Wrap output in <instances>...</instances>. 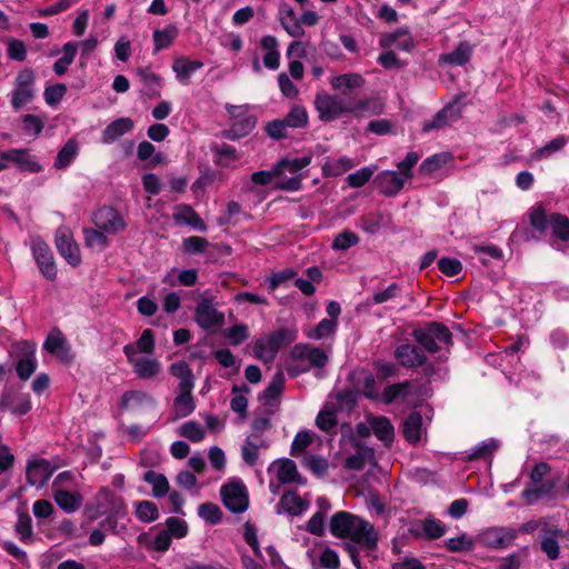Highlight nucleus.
Segmentation results:
<instances>
[{
    "label": "nucleus",
    "mask_w": 569,
    "mask_h": 569,
    "mask_svg": "<svg viewBox=\"0 0 569 569\" xmlns=\"http://www.w3.org/2000/svg\"><path fill=\"white\" fill-rule=\"evenodd\" d=\"M330 532L337 538L349 539L342 547L358 569H361L360 552L372 556L378 546V532L373 525L347 511L336 512L331 517Z\"/></svg>",
    "instance_id": "1"
},
{
    "label": "nucleus",
    "mask_w": 569,
    "mask_h": 569,
    "mask_svg": "<svg viewBox=\"0 0 569 569\" xmlns=\"http://www.w3.org/2000/svg\"><path fill=\"white\" fill-rule=\"evenodd\" d=\"M531 227L543 233L551 230L552 236L561 241H569V219L567 216L552 212L548 213L542 204H536L529 211Z\"/></svg>",
    "instance_id": "2"
},
{
    "label": "nucleus",
    "mask_w": 569,
    "mask_h": 569,
    "mask_svg": "<svg viewBox=\"0 0 569 569\" xmlns=\"http://www.w3.org/2000/svg\"><path fill=\"white\" fill-rule=\"evenodd\" d=\"M296 340V332L280 328L257 339L253 345L254 356L266 362H272L278 351L286 345Z\"/></svg>",
    "instance_id": "3"
},
{
    "label": "nucleus",
    "mask_w": 569,
    "mask_h": 569,
    "mask_svg": "<svg viewBox=\"0 0 569 569\" xmlns=\"http://www.w3.org/2000/svg\"><path fill=\"white\" fill-rule=\"evenodd\" d=\"M412 337L429 353H436L440 350L441 345L447 347L452 345V335L448 327L439 322H430L425 328L415 329Z\"/></svg>",
    "instance_id": "4"
},
{
    "label": "nucleus",
    "mask_w": 569,
    "mask_h": 569,
    "mask_svg": "<svg viewBox=\"0 0 569 569\" xmlns=\"http://www.w3.org/2000/svg\"><path fill=\"white\" fill-rule=\"evenodd\" d=\"M350 97H341L327 92L317 93L315 108L322 122H332L345 114H349Z\"/></svg>",
    "instance_id": "5"
},
{
    "label": "nucleus",
    "mask_w": 569,
    "mask_h": 569,
    "mask_svg": "<svg viewBox=\"0 0 569 569\" xmlns=\"http://www.w3.org/2000/svg\"><path fill=\"white\" fill-rule=\"evenodd\" d=\"M223 506L233 513H242L249 507V492L241 478L233 477L220 488Z\"/></svg>",
    "instance_id": "6"
},
{
    "label": "nucleus",
    "mask_w": 569,
    "mask_h": 569,
    "mask_svg": "<svg viewBox=\"0 0 569 569\" xmlns=\"http://www.w3.org/2000/svg\"><path fill=\"white\" fill-rule=\"evenodd\" d=\"M549 472L550 466L546 462H539L532 468L530 479L535 487L526 488L521 493V497L527 501L528 505H533L543 497L552 495L555 490V482H542L545 476H547Z\"/></svg>",
    "instance_id": "7"
},
{
    "label": "nucleus",
    "mask_w": 569,
    "mask_h": 569,
    "mask_svg": "<svg viewBox=\"0 0 569 569\" xmlns=\"http://www.w3.org/2000/svg\"><path fill=\"white\" fill-rule=\"evenodd\" d=\"M34 82L36 74L33 69L24 68L18 72L14 80V88L11 92V106L16 111L34 99Z\"/></svg>",
    "instance_id": "8"
},
{
    "label": "nucleus",
    "mask_w": 569,
    "mask_h": 569,
    "mask_svg": "<svg viewBox=\"0 0 569 569\" xmlns=\"http://www.w3.org/2000/svg\"><path fill=\"white\" fill-rule=\"evenodd\" d=\"M232 119L230 129L224 130L222 136L226 139L236 140L247 136L256 126V118L248 113L247 106H226Z\"/></svg>",
    "instance_id": "9"
},
{
    "label": "nucleus",
    "mask_w": 569,
    "mask_h": 569,
    "mask_svg": "<svg viewBox=\"0 0 569 569\" xmlns=\"http://www.w3.org/2000/svg\"><path fill=\"white\" fill-rule=\"evenodd\" d=\"M517 537V531L508 527H490L476 536L478 545L492 548L503 549L509 547Z\"/></svg>",
    "instance_id": "10"
},
{
    "label": "nucleus",
    "mask_w": 569,
    "mask_h": 569,
    "mask_svg": "<svg viewBox=\"0 0 569 569\" xmlns=\"http://www.w3.org/2000/svg\"><path fill=\"white\" fill-rule=\"evenodd\" d=\"M92 222L96 228L107 234H117L127 228V222L117 209L103 206L92 213Z\"/></svg>",
    "instance_id": "11"
},
{
    "label": "nucleus",
    "mask_w": 569,
    "mask_h": 569,
    "mask_svg": "<svg viewBox=\"0 0 569 569\" xmlns=\"http://www.w3.org/2000/svg\"><path fill=\"white\" fill-rule=\"evenodd\" d=\"M31 251L41 274L47 280L54 281L57 279V266L49 244L40 238L33 239Z\"/></svg>",
    "instance_id": "12"
},
{
    "label": "nucleus",
    "mask_w": 569,
    "mask_h": 569,
    "mask_svg": "<svg viewBox=\"0 0 569 569\" xmlns=\"http://www.w3.org/2000/svg\"><path fill=\"white\" fill-rule=\"evenodd\" d=\"M123 353L128 362L132 366L134 373L141 379H152L161 370V365L157 359L139 357L132 343L123 347Z\"/></svg>",
    "instance_id": "13"
},
{
    "label": "nucleus",
    "mask_w": 569,
    "mask_h": 569,
    "mask_svg": "<svg viewBox=\"0 0 569 569\" xmlns=\"http://www.w3.org/2000/svg\"><path fill=\"white\" fill-rule=\"evenodd\" d=\"M3 159H8L21 172L39 173L43 170L37 157L27 148H11L3 151Z\"/></svg>",
    "instance_id": "14"
},
{
    "label": "nucleus",
    "mask_w": 569,
    "mask_h": 569,
    "mask_svg": "<svg viewBox=\"0 0 569 569\" xmlns=\"http://www.w3.org/2000/svg\"><path fill=\"white\" fill-rule=\"evenodd\" d=\"M397 363L407 369L422 367L427 362L425 351L412 343H401L393 352Z\"/></svg>",
    "instance_id": "15"
},
{
    "label": "nucleus",
    "mask_w": 569,
    "mask_h": 569,
    "mask_svg": "<svg viewBox=\"0 0 569 569\" xmlns=\"http://www.w3.org/2000/svg\"><path fill=\"white\" fill-rule=\"evenodd\" d=\"M54 470L56 468L46 459H30L28 460L26 469L27 483L29 486L43 487L49 481Z\"/></svg>",
    "instance_id": "16"
},
{
    "label": "nucleus",
    "mask_w": 569,
    "mask_h": 569,
    "mask_svg": "<svg viewBox=\"0 0 569 569\" xmlns=\"http://www.w3.org/2000/svg\"><path fill=\"white\" fill-rule=\"evenodd\" d=\"M290 358L297 361H307V366L321 369L328 363V355L325 350L309 345H296L291 352Z\"/></svg>",
    "instance_id": "17"
},
{
    "label": "nucleus",
    "mask_w": 569,
    "mask_h": 569,
    "mask_svg": "<svg viewBox=\"0 0 569 569\" xmlns=\"http://www.w3.org/2000/svg\"><path fill=\"white\" fill-rule=\"evenodd\" d=\"M407 181L400 172L395 170H383L373 180L379 192L386 197L397 196Z\"/></svg>",
    "instance_id": "18"
},
{
    "label": "nucleus",
    "mask_w": 569,
    "mask_h": 569,
    "mask_svg": "<svg viewBox=\"0 0 569 569\" xmlns=\"http://www.w3.org/2000/svg\"><path fill=\"white\" fill-rule=\"evenodd\" d=\"M97 507L101 515L114 513L116 516H126L127 507L121 496L108 487H102L97 495Z\"/></svg>",
    "instance_id": "19"
},
{
    "label": "nucleus",
    "mask_w": 569,
    "mask_h": 569,
    "mask_svg": "<svg viewBox=\"0 0 569 569\" xmlns=\"http://www.w3.org/2000/svg\"><path fill=\"white\" fill-rule=\"evenodd\" d=\"M56 247L58 252L72 267H77L81 263L79 247L73 241L72 236L68 229H58L56 233Z\"/></svg>",
    "instance_id": "20"
},
{
    "label": "nucleus",
    "mask_w": 569,
    "mask_h": 569,
    "mask_svg": "<svg viewBox=\"0 0 569 569\" xmlns=\"http://www.w3.org/2000/svg\"><path fill=\"white\" fill-rule=\"evenodd\" d=\"M460 116V108L455 103H449L439 110L431 119L423 122L422 132L428 133L433 130L443 129L456 122Z\"/></svg>",
    "instance_id": "21"
},
{
    "label": "nucleus",
    "mask_w": 569,
    "mask_h": 569,
    "mask_svg": "<svg viewBox=\"0 0 569 569\" xmlns=\"http://www.w3.org/2000/svg\"><path fill=\"white\" fill-rule=\"evenodd\" d=\"M349 114L357 118L379 116L385 110V102L382 99L377 97H367L363 99H357L350 97Z\"/></svg>",
    "instance_id": "22"
},
{
    "label": "nucleus",
    "mask_w": 569,
    "mask_h": 569,
    "mask_svg": "<svg viewBox=\"0 0 569 569\" xmlns=\"http://www.w3.org/2000/svg\"><path fill=\"white\" fill-rule=\"evenodd\" d=\"M562 536L563 532L558 527L543 522L540 535V547L550 560L559 558L560 547L558 538H561Z\"/></svg>",
    "instance_id": "23"
},
{
    "label": "nucleus",
    "mask_w": 569,
    "mask_h": 569,
    "mask_svg": "<svg viewBox=\"0 0 569 569\" xmlns=\"http://www.w3.org/2000/svg\"><path fill=\"white\" fill-rule=\"evenodd\" d=\"M379 44L382 48L396 47L399 50L411 52L415 47V41L407 28H399L392 32L382 34L379 39Z\"/></svg>",
    "instance_id": "24"
},
{
    "label": "nucleus",
    "mask_w": 569,
    "mask_h": 569,
    "mask_svg": "<svg viewBox=\"0 0 569 569\" xmlns=\"http://www.w3.org/2000/svg\"><path fill=\"white\" fill-rule=\"evenodd\" d=\"M202 66L203 63L200 60H191L186 56H180L173 59L171 68L177 81L182 86H188L193 73L202 68Z\"/></svg>",
    "instance_id": "25"
},
{
    "label": "nucleus",
    "mask_w": 569,
    "mask_h": 569,
    "mask_svg": "<svg viewBox=\"0 0 569 569\" xmlns=\"http://www.w3.org/2000/svg\"><path fill=\"white\" fill-rule=\"evenodd\" d=\"M172 220L177 226H188L197 231L206 230V224L200 216L189 204L174 207Z\"/></svg>",
    "instance_id": "26"
},
{
    "label": "nucleus",
    "mask_w": 569,
    "mask_h": 569,
    "mask_svg": "<svg viewBox=\"0 0 569 569\" xmlns=\"http://www.w3.org/2000/svg\"><path fill=\"white\" fill-rule=\"evenodd\" d=\"M278 19L289 36L293 38H302L305 36L300 20L297 19L295 10L288 3L281 2L279 4Z\"/></svg>",
    "instance_id": "27"
},
{
    "label": "nucleus",
    "mask_w": 569,
    "mask_h": 569,
    "mask_svg": "<svg viewBox=\"0 0 569 569\" xmlns=\"http://www.w3.org/2000/svg\"><path fill=\"white\" fill-rule=\"evenodd\" d=\"M133 121L130 118H119L109 123L101 133V142L110 144L117 141L123 134L130 132L133 129Z\"/></svg>",
    "instance_id": "28"
},
{
    "label": "nucleus",
    "mask_w": 569,
    "mask_h": 569,
    "mask_svg": "<svg viewBox=\"0 0 569 569\" xmlns=\"http://www.w3.org/2000/svg\"><path fill=\"white\" fill-rule=\"evenodd\" d=\"M366 83L365 78L356 72L335 76L330 79L331 88L346 94L349 91L361 89Z\"/></svg>",
    "instance_id": "29"
},
{
    "label": "nucleus",
    "mask_w": 569,
    "mask_h": 569,
    "mask_svg": "<svg viewBox=\"0 0 569 569\" xmlns=\"http://www.w3.org/2000/svg\"><path fill=\"white\" fill-rule=\"evenodd\" d=\"M367 422L373 435L386 446H389L393 441L395 429L388 418L370 416Z\"/></svg>",
    "instance_id": "30"
},
{
    "label": "nucleus",
    "mask_w": 569,
    "mask_h": 569,
    "mask_svg": "<svg viewBox=\"0 0 569 569\" xmlns=\"http://www.w3.org/2000/svg\"><path fill=\"white\" fill-rule=\"evenodd\" d=\"M169 371L173 377H177L180 380L177 393H192L193 373L186 361L172 363Z\"/></svg>",
    "instance_id": "31"
},
{
    "label": "nucleus",
    "mask_w": 569,
    "mask_h": 569,
    "mask_svg": "<svg viewBox=\"0 0 569 569\" xmlns=\"http://www.w3.org/2000/svg\"><path fill=\"white\" fill-rule=\"evenodd\" d=\"M144 87V93L150 98H159L163 86V79L160 74L150 71L148 68H138L136 71Z\"/></svg>",
    "instance_id": "32"
},
{
    "label": "nucleus",
    "mask_w": 569,
    "mask_h": 569,
    "mask_svg": "<svg viewBox=\"0 0 569 569\" xmlns=\"http://www.w3.org/2000/svg\"><path fill=\"white\" fill-rule=\"evenodd\" d=\"M194 320L199 327L208 330V335L213 331V299L203 297L197 305Z\"/></svg>",
    "instance_id": "33"
},
{
    "label": "nucleus",
    "mask_w": 569,
    "mask_h": 569,
    "mask_svg": "<svg viewBox=\"0 0 569 569\" xmlns=\"http://www.w3.org/2000/svg\"><path fill=\"white\" fill-rule=\"evenodd\" d=\"M53 499L59 508L67 513L77 511L83 501V497L79 492H72L62 488L53 490Z\"/></svg>",
    "instance_id": "34"
},
{
    "label": "nucleus",
    "mask_w": 569,
    "mask_h": 569,
    "mask_svg": "<svg viewBox=\"0 0 569 569\" xmlns=\"http://www.w3.org/2000/svg\"><path fill=\"white\" fill-rule=\"evenodd\" d=\"M178 36L179 29L174 23H169L163 29H156L152 33L153 54L168 49Z\"/></svg>",
    "instance_id": "35"
},
{
    "label": "nucleus",
    "mask_w": 569,
    "mask_h": 569,
    "mask_svg": "<svg viewBox=\"0 0 569 569\" xmlns=\"http://www.w3.org/2000/svg\"><path fill=\"white\" fill-rule=\"evenodd\" d=\"M472 54V47L467 42H460L451 52L439 57V64L465 66Z\"/></svg>",
    "instance_id": "36"
},
{
    "label": "nucleus",
    "mask_w": 569,
    "mask_h": 569,
    "mask_svg": "<svg viewBox=\"0 0 569 569\" xmlns=\"http://www.w3.org/2000/svg\"><path fill=\"white\" fill-rule=\"evenodd\" d=\"M422 431V416L417 411L411 412L403 421L402 433L405 439L415 445L421 439Z\"/></svg>",
    "instance_id": "37"
},
{
    "label": "nucleus",
    "mask_w": 569,
    "mask_h": 569,
    "mask_svg": "<svg viewBox=\"0 0 569 569\" xmlns=\"http://www.w3.org/2000/svg\"><path fill=\"white\" fill-rule=\"evenodd\" d=\"M267 447L268 443L264 440L257 437H248L241 447V458L244 463L253 467L258 463L259 450Z\"/></svg>",
    "instance_id": "38"
},
{
    "label": "nucleus",
    "mask_w": 569,
    "mask_h": 569,
    "mask_svg": "<svg viewBox=\"0 0 569 569\" xmlns=\"http://www.w3.org/2000/svg\"><path fill=\"white\" fill-rule=\"evenodd\" d=\"M279 507L290 516H300L308 509L309 503L296 492L288 491L280 498Z\"/></svg>",
    "instance_id": "39"
},
{
    "label": "nucleus",
    "mask_w": 569,
    "mask_h": 569,
    "mask_svg": "<svg viewBox=\"0 0 569 569\" xmlns=\"http://www.w3.org/2000/svg\"><path fill=\"white\" fill-rule=\"evenodd\" d=\"M79 152V143L76 139L70 138L63 147L58 151L54 159L53 167L58 170L68 168Z\"/></svg>",
    "instance_id": "40"
},
{
    "label": "nucleus",
    "mask_w": 569,
    "mask_h": 569,
    "mask_svg": "<svg viewBox=\"0 0 569 569\" xmlns=\"http://www.w3.org/2000/svg\"><path fill=\"white\" fill-rule=\"evenodd\" d=\"M277 479L280 483H300L303 485L306 481L299 475L297 465L291 459H283L277 467Z\"/></svg>",
    "instance_id": "41"
},
{
    "label": "nucleus",
    "mask_w": 569,
    "mask_h": 569,
    "mask_svg": "<svg viewBox=\"0 0 569 569\" xmlns=\"http://www.w3.org/2000/svg\"><path fill=\"white\" fill-rule=\"evenodd\" d=\"M568 139L565 136H558L545 146L538 148L536 151L530 153L529 160L531 162H538L543 159L550 158L552 154L559 152L566 144Z\"/></svg>",
    "instance_id": "42"
},
{
    "label": "nucleus",
    "mask_w": 569,
    "mask_h": 569,
    "mask_svg": "<svg viewBox=\"0 0 569 569\" xmlns=\"http://www.w3.org/2000/svg\"><path fill=\"white\" fill-rule=\"evenodd\" d=\"M284 387V376L282 371H278L269 382L268 387L263 390L260 400L263 405L272 406L280 397Z\"/></svg>",
    "instance_id": "43"
},
{
    "label": "nucleus",
    "mask_w": 569,
    "mask_h": 569,
    "mask_svg": "<svg viewBox=\"0 0 569 569\" xmlns=\"http://www.w3.org/2000/svg\"><path fill=\"white\" fill-rule=\"evenodd\" d=\"M10 357L16 361L38 360L37 343L31 340H19L11 345Z\"/></svg>",
    "instance_id": "44"
},
{
    "label": "nucleus",
    "mask_w": 569,
    "mask_h": 569,
    "mask_svg": "<svg viewBox=\"0 0 569 569\" xmlns=\"http://www.w3.org/2000/svg\"><path fill=\"white\" fill-rule=\"evenodd\" d=\"M353 167L355 161L347 156H342L335 159H327L322 166V171L325 176L338 177L352 169Z\"/></svg>",
    "instance_id": "45"
},
{
    "label": "nucleus",
    "mask_w": 569,
    "mask_h": 569,
    "mask_svg": "<svg viewBox=\"0 0 569 569\" xmlns=\"http://www.w3.org/2000/svg\"><path fill=\"white\" fill-rule=\"evenodd\" d=\"M153 403L154 400L149 393L139 390H130L121 396L120 407L121 409H129Z\"/></svg>",
    "instance_id": "46"
},
{
    "label": "nucleus",
    "mask_w": 569,
    "mask_h": 569,
    "mask_svg": "<svg viewBox=\"0 0 569 569\" xmlns=\"http://www.w3.org/2000/svg\"><path fill=\"white\" fill-rule=\"evenodd\" d=\"M143 480L152 486V495L156 498H162L169 493V482L164 475L148 470L143 475Z\"/></svg>",
    "instance_id": "47"
},
{
    "label": "nucleus",
    "mask_w": 569,
    "mask_h": 569,
    "mask_svg": "<svg viewBox=\"0 0 569 569\" xmlns=\"http://www.w3.org/2000/svg\"><path fill=\"white\" fill-rule=\"evenodd\" d=\"M375 459L373 450L370 448H360L356 453L346 459L345 468L349 470H362L366 465L371 463Z\"/></svg>",
    "instance_id": "48"
},
{
    "label": "nucleus",
    "mask_w": 569,
    "mask_h": 569,
    "mask_svg": "<svg viewBox=\"0 0 569 569\" xmlns=\"http://www.w3.org/2000/svg\"><path fill=\"white\" fill-rule=\"evenodd\" d=\"M194 408L196 403L192 393H177L172 405L176 419L190 416Z\"/></svg>",
    "instance_id": "49"
},
{
    "label": "nucleus",
    "mask_w": 569,
    "mask_h": 569,
    "mask_svg": "<svg viewBox=\"0 0 569 569\" xmlns=\"http://www.w3.org/2000/svg\"><path fill=\"white\" fill-rule=\"evenodd\" d=\"M450 153L446 152L430 156L421 162L419 171L421 174H432L433 172L443 168L450 161Z\"/></svg>",
    "instance_id": "50"
},
{
    "label": "nucleus",
    "mask_w": 569,
    "mask_h": 569,
    "mask_svg": "<svg viewBox=\"0 0 569 569\" xmlns=\"http://www.w3.org/2000/svg\"><path fill=\"white\" fill-rule=\"evenodd\" d=\"M409 388V381L387 386L380 393L378 400L382 401L386 405H390L399 398H405L408 395Z\"/></svg>",
    "instance_id": "51"
},
{
    "label": "nucleus",
    "mask_w": 569,
    "mask_h": 569,
    "mask_svg": "<svg viewBox=\"0 0 569 569\" xmlns=\"http://www.w3.org/2000/svg\"><path fill=\"white\" fill-rule=\"evenodd\" d=\"M310 162V156H303L293 159H282L276 166V172L283 173L284 171H289L290 173L299 174V172L306 167H308Z\"/></svg>",
    "instance_id": "52"
},
{
    "label": "nucleus",
    "mask_w": 569,
    "mask_h": 569,
    "mask_svg": "<svg viewBox=\"0 0 569 569\" xmlns=\"http://www.w3.org/2000/svg\"><path fill=\"white\" fill-rule=\"evenodd\" d=\"M499 448L497 439H488L476 445L470 452L467 453V460L485 459L490 457Z\"/></svg>",
    "instance_id": "53"
},
{
    "label": "nucleus",
    "mask_w": 569,
    "mask_h": 569,
    "mask_svg": "<svg viewBox=\"0 0 569 569\" xmlns=\"http://www.w3.org/2000/svg\"><path fill=\"white\" fill-rule=\"evenodd\" d=\"M287 128L300 129L308 124V113L305 107L293 106L283 118Z\"/></svg>",
    "instance_id": "54"
},
{
    "label": "nucleus",
    "mask_w": 569,
    "mask_h": 569,
    "mask_svg": "<svg viewBox=\"0 0 569 569\" xmlns=\"http://www.w3.org/2000/svg\"><path fill=\"white\" fill-rule=\"evenodd\" d=\"M476 543V538H472L467 533H461L458 537L449 538L445 542L447 549L451 552L471 551L473 550Z\"/></svg>",
    "instance_id": "55"
},
{
    "label": "nucleus",
    "mask_w": 569,
    "mask_h": 569,
    "mask_svg": "<svg viewBox=\"0 0 569 569\" xmlns=\"http://www.w3.org/2000/svg\"><path fill=\"white\" fill-rule=\"evenodd\" d=\"M315 440V433L309 430L299 431L291 443L290 455L293 457L301 456L308 447L312 445Z\"/></svg>",
    "instance_id": "56"
},
{
    "label": "nucleus",
    "mask_w": 569,
    "mask_h": 569,
    "mask_svg": "<svg viewBox=\"0 0 569 569\" xmlns=\"http://www.w3.org/2000/svg\"><path fill=\"white\" fill-rule=\"evenodd\" d=\"M337 320L322 319L316 327L308 331L307 336L313 340H322L332 336L337 330Z\"/></svg>",
    "instance_id": "57"
},
{
    "label": "nucleus",
    "mask_w": 569,
    "mask_h": 569,
    "mask_svg": "<svg viewBox=\"0 0 569 569\" xmlns=\"http://www.w3.org/2000/svg\"><path fill=\"white\" fill-rule=\"evenodd\" d=\"M302 466L317 477L326 475L329 468L328 460L320 455H308L302 460Z\"/></svg>",
    "instance_id": "58"
},
{
    "label": "nucleus",
    "mask_w": 569,
    "mask_h": 569,
    "mask_svg": "<svg viewBox=\"0 0 569 569\" xmlns=\"http://www.w3.org/2000/svg\"><path fill=\"white\" fill-rule=\"evenodd\" d=\"M14 531L19 536L22 542H28L31 540L33 535L32 529V519L27 512H19L18 520L14 526Z\"/></svg>",
    "instance_id": "59"
},
{
    "label": "nucleus",
    "mask_w": 569,
    "mask_h": 569,
    "mask_svg": "<svg viewBox=\"0 0 569 569\" xmlns=\"http://www.w3.org/2000/svg\"><path fill=\"white\" fill-rule=\"evenodd\" d=\"M377 166L362 167L347 177L348 186L351 188L363 187L373 176Z\"/></svg>",
    "instance_id": "60"
},
{
    "label": "nucleus",
    "mask_w": 569,
    "mask_h": 569,
    "mask_svg": "<svg viewBox=\"0 0 569 569\" xmlns=\"http://www.w3.org/2000/svg\"><path fill=\"white\" fill-rule=\"evenodd\" d=\"M136 516L143 522H152L159 517L158 507L152 501H139L136 508Z\"/></svg>",
    "instance_id": "61"
},
{
    "label": "nucleus",
    "mask_w": 569,
    "mask_h": 569,
    "mask_svg": "<svg viewBox=\"0 0 569 569\" xmlns=\"http://www.w3.org/2000/svg\"><path fill=\"white\" fill-rule=\"evenodd\" d=\"M84 243L89 248L100 247L106 248L109 244L107 233L100 229L84 228L83 229Z\"/></svg>",
    "instance_id": "62"
},
{
    "label": "nucleus",
    "mask_w": 569,
    "mask_h": 569,
    "mask_svg": "<svg viewBox=\"0 0 569 569\" xmlns=\"http://www.w3.org/2000/svg\"><path fill=\"white\" fill-rule=\"evenodd\" d=\"M223 338L232 346H238L248 339V327L246 325H236L222 330Z\"/></svg>",
    "instance_id": "63"
},
{
    "label": "nucleus",
    "mask_w": 569,
    "mask_h": 569,
    "mask_svg": "<svg viewBox=\"0 0 569 569\" xmlns=\"http://www.w3.org/2000/svg\"><path fill=\"white\" fill-rule=\"evenodd\" d=\"M358 385L362 388V393L366 398L378 400L380 392L376 386V378L370 372H362L358 380Z\"/></svg>",
    "instance_id": "64"
}]
</instances>
